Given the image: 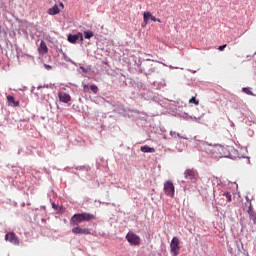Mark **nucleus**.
I'll use <instances>...</instances> for the list:
<instances>
[{"mask_svg":"<svg viewBox=\"0 0 256 256\" xmlns=\"http://www.w3.org/2000/svg\"><path fill=\"white\" fill-rule=\"evenodd\" d=\"M184 176L186 180H189L190 182H197L198 178H199V174L197 172V170L194 169H186V171L184 172Z\"/></svg>","mask_w":256,"mask_h":256,"instance_id":"4","label":"nucleus"},{"mask_svg":"<svg viewBox=\"0 0 256 256\" xmlns=\"http://www.w3.org/2000/svg\"><path fill=\"white\" fill-rule=\"evenodd\" d=\"M140 151H142L143 153H155V148L145 145L140 147Z\"/></svg>","mask_w":256,"mask_h":256,"instance_id":"13","label":"nucleus"},{"mask_svg":"<svg viewBox=\"0 0 256 256\" xmlns=\"http://www.w3.org/2000/svg\"><path fill=\"white\" fill-rule=\"evenodd\" d=\"M170 247L172 256H178L181 249L180 240L178 237L175 236L172 238Z\"/></svg>","mask_w":256,"mask_h":256,"instance_id":"3","label":"nucleus"},{"mask_svg":"<svg viewBox=\"0 0 256 256\" xmlns=\"http://www.w3.org/2000/svg\"><path fill=\"white\" fill-rule=\"evenodd\" d=\"M223 196H225L226 201L232 202V194H230L229 192H225Z\"/></svg>","mask_w":256,"mask_h":256,"instance_id":"17","label":"nucleus"},{"mask_svg":"<svg viewBox=\"0 0 256 256\" xmlns=\"http://www.w3.org/2000/svg\"><path fill=\"white\" fill-rule=\"evenodd\" d=\"M95 219H96V215H92L89 213L76 214V215H73V217L71 218L73 223L89 222Z\"/></svg>","mask_w":256,"mask_h":256,"instance_id":"1","label":"nucleus"},{"mask_svg":"<svg viewBox=\"0 0 256 256\" xmlns=\"http://www.w3.org/2000/svg\"><path fill=\"white\" fill-rule=\"evenodd\" d=\"M72 232H73V234H82V235H90L91 234L89 228L77 227V228L72 229Z\"/></svg>","mask_w":256,"mask_h":256,"instance_id":"11","label":"nucleus"},{"mask_svg":"<svg viewBox=\"0 0 256 256\" xmlns=\"http://www.w3.org/2000/svg\"><path fill=\"white\" fill-rule=\"evenodd\" d=\"M44 67H45L46 70H51V66H49L47 64H45Z\"/></svg>","mask_w":256,"mask_h":256,"instance_id":"23","label":"nucleus"},{"mask_svg":"<svg viewBox=\"0 0 256 256\" xmlns=\"http://www.w3.org/2000/svg\"><path fill=\"white\" fill-rule=\"evenodd\" d=\"M60 6H62V7H63V4H62V3H60Z\"/></svg>","mask_w":256,"mask_h":256,"instance_id":"25","label":"nucleus"},{"mask_svg":"<svg viewBox=\"0 0 256 256\" xmlns=\"http://www.w3.org/2000/svg\"><path fill=\"white\" fill-rule=\"evenodd\" d=\"M7 101L9 103V105L12 106V107H18L19 106V102L15 101L14 97L11 96V95L7 96Z\"/></svg>","mask_w":256,"mask_h":256,"instance_id":"12","label":"nucleus"},{"mask_svg":"<svg viewBox=\"0 0 256 256\" xmlns=\"http://www.w3.org/2000/svg\"><path fill=\"white\" fill-rule=\"evenodd\" d=\"M243 93H245L246 95H251V96H255V94L253 92H251V88L250 87H244L242 89Z\"/></svg>","mask_w":256,"mask_h":256,"instance_id":"16","label":"nucleus"},{"mask_svg":"<svg viewBox=\"0 0 256 256\" xmlns=\"http://www.w3.org/2000/svg\"><path fill=\"white\" fill-rule=\"evenodd\" d=\"M49 15H57L60 13V9L58 8L57 5H54L52 8L48 10Z\"/></svg>","mask_w":256,"mask_h":256,"instance_id":"14","label":"nucleus"},{"mask_svg":"<svg viewBox=\"0 0 256 256\" xmlns=\"http://www.w3.org/2000/svg\"><path fill=\"white\" fill-rule=\"evenodd\" d=\"M84 91H89V85H84Z\"/></svg>","mask_w":256,"mask_h":256,"instance_id":"24","label":"nucleus"},{"mask_svg":"<svg viewBox=\"0 0 256 256\" xmlns=\"http://www.w3.org/2000/svg\"><path fill=\"white\" fill-rule=\"evenodd\" d=\"M71 100V97L68 94H65V103H68Z\"/></svg>","mask_w":256,"mask_h":256,"instance_id":"22","label":"nucleus"},{"mask_svg":"<svg viewBox=\"0 0 256 256\" xmlns=\"http://www.w3.org/2000/svg\"><path fill=\"white\" fill-rule=\"evenodd\" d=\"M94 36H95V35L93 34L92 31H85L83 38H85V39H91V38H93Z\"/></svg>","mask_w":256,"mask_h":256,"instance_id":"15","label":"nucleus"},{"mask_svg":"<svg viewBox=\"0 0 256 256\" xmlns=\"http://www.w3.org/2000/svg\"><path fill=\"white\" fill-rule=\"evenodd\" d=\"M127 241L134 246H139L141 243V238L139 235H136L134 233H128L127 236H125Z\"/></svg>","mask_w":256,"mask_h":256,"instance_id":"7","label":"nucleus"},{"mask_svg":"<svg viewBox=\"0 0 256 256\" xmlns=\"http://www.w3.org/2000/svg\"><path fill=\"white\" fill-rule=\"evenodd\" d=\"M5 240L8 241L9 243H12L15 246H19L20 244L18 236L12 232L6 234Z\"/></svg>","mask_w":256,"mask_h":256,"instance_id":"8","label":"nucleus"},{"mask_svg":"<svg viewBox=\"0 0 256 256\" xmlns=\"http://www.w3.org/2000/svg\"><path fill=\"white\" fill-rule=\"evenodd\" d=\"M247 214H249V228L250 231L256 232V211L254 210L253 204L249 203V207L247 208Z\"/></svg>","mask_w":256,"mask_h":256,"instance_id":"2","label":"nucleus"},{"mask_svg":"<svg viewBox=\"0 0 256 256\" xmlns=\"http://www.w3.org/2000/svg\"><path fill=\"white\" fill-rule=\"evenodd\" d=\"M189 103H190V104H195L196 106L199 105V101H198L195 97L190 98V99H189Z\"/></svg>","mask_w":256,"mask_h":256,"instance_id":"19","label":"nucleus"},{"mask_svg":"<svg viewBox=\"0 0 256 256\" xmlns=\"http://www.w3.org/2000/svg\"><path fill=\"white\" fill-rule=\"evenodd\" d=\"M89 89H91L94 94H97L98 91H99L97 85H91V86L89 87Z\"/></svg>","mask_w":256,"mask_h":256,"instance_id":"18","label":"nucleus"},{"mask_svg":"<svg viewBox=\"0 0 256 256\" xmlns=\"http://www.w3.org/2000/svg\"><path fill=\"white\" fill-rule=\"evenodd\" d=\"M164 193L170 198L175 197V185L171 181H166L164 183Z\"/></svg>","mask_w":256,"mask_h":256,"instance_id":"5","label":"nucleus"},{"mask_svg":"<svg viewBox=\"0 0 256 256\" xmlns=\"http://www.w3.org/2000/svg\"><path fill=\"white\" fill-rule=\"evenodd\" d=\"M226 47H227V44H224V45L218 47V51L222 52L223 50L226 49Z\"/></svg>","mask_w":256,"mask_h":256,"instance_id":"21","label":"nucleus"},{"mask_svg":"<svg viewBox=\"0 0 256 256\" xmlns=\"http://www.w3.org/2000/svg\"><path fill=\"white\" fill-rule=\"evenodd\" d=\"M67 40L68 42L75 44L78 40H80L81 42L84 41V37L82 33H78L77 35H68L67 36Z\"/></svg>","mask_w":256,"mask_h":256,"instance_id":"9","label":"nucleus"},{"mask_svg":"<svg viewBox=\"0 0 256 256\" xmlns=\"http://www.w3.org/2000/svg\"><path fill=\"white\" fill-rule=\"evenodd\" d=\"M149 20L153 21V22H159L161 23V19L156 18L155 16H153V14L150 11H146L143 13V24L142 27H146L149 23Z\"/></svg>","mask_w":256,"mask_h":256,"instance_id":"6","label":"nucleus"},{"mask_svg":"<svg viewBox=\"0 0 256 256\" xmlns=\"http://www.w3.org/2000/svg\"><path fill=\"white\" fill-rule=\"evenodd\" d=\"M59 100L62 101V102H65V96H64L63 92L59 93Z\"/></svg>","mask_w":256,"mask_h":256,"instance_id":"20","label":"nucleus"},{"mask_svg":"<svg viewBox=\"0 0 256 256\" xmlns=\"http://www.w3.org/2000/svg\"><path fill=\"white\" fill-rule=\"evenodd\" d=\"M38 53L41 56H45L48 53V47L45 41H41V43H39Z\"/></svg>","mask_w":256,"mask_h":256,"instance_id":"10","label":"nucleus"}]
</instances>
